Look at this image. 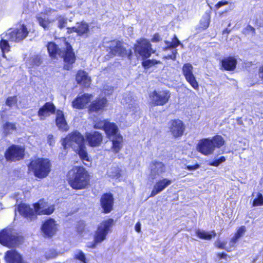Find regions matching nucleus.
Listing matches in <instances>:
<instances>
[{
    "mask_svg": "<svg viewBox=\"0 0 263 263\" xmlns=\"http://www.w3.org/2000/svg\"><path fill=\"white\" fill-rule=\"evenodd\" d=\"M55 106L51 102H46L38 111V116L41 120H45L51 114H53L55 111Z\"/></svg>",
    "mask_w": 263,
    "mask_h": 263,
    "instance_id": "f3484780",
    "label": "nucleus"
},
{
    "mask_svg": "<svg viewBox=\"0 0 263 263\" xmlns=\"http://www.w3.org/2000/svg\"><path fill=\"white\" fill-rule=\"evenodd\" d=\"M24 149L19 146L13 145L6 151L5 156L7 160L15 161L24 157Z\"/></svg>",
    "mask_w": 263,
    "mask_h": 263,
    "instance_id": "9b49d317",
    "label": "nucleus"
},
{
    "mask_svg": "<svg viewBox=\"0 0 263 263\" xmlns=\"http://www.w3.org/2000/svg\"><path fill=\"white\" fill-rule=\"evenodd\" d=\"M35 215L52 214L54 210V206L52 204H50L44 200H40L39 202L33 205Z\"/></svg>",
    "mask_w": 263,
    "mask_h": 263,
    "instance_id": "2eb2a0df",
    "label": "nucleus"
},
{
    "mask_svg": "<svg viewBox=\"0 0 263 263\" xmlns=\"http://www.w3.org/2000/svg\"><path fill=\"white\" fill-rule=\"evenodd\" d=\"M172 180L167 178H164L156 182L154 185L153 190L152 191L151 197H154L162 191L165 187L170 185Z\"/></svg>",
    "mask_w": 263,
    "mask_h": 263,
    "instance_id": "5701e85b",
    "label": "nucleus"
},
{
    "mask_svg": "<svg viewBox=\"0 0 263 263\" xmlns=\"http://www.w3.org/2000/svg\"><path fill=\"white\" fill-rule=\"evenodd\" d=\"M129 107L130 109H132L133 112H137L139 109L138 104L136 103L129 104Z\"/></svg>",
    "mask_w": 263,
    "mask_h": 263,
    "instance_id": "864d4df0",
    "label": "nucleus"
},
{
    "mask_svg": "<svg viewBox=\"0 0 263 263\" xmlns=\"http://www.w3.org/2000/svg\"><path fill=\"white\" fill-rule=\"evenodd\" d=\"M246 232V227L245 226H241L237 230L236 233L235 234V235L240 238L242 236H243V235L245 234Z\"/></svg>",
    "mask_w": 263,
    "mask_h": 263,
    "instance_id": "09e8293b",
    "label": "nucleus"
},
{
    "mask_svg": "<svg viewBox=\"0 0 263 263\" xmlns=\"http://www.w3.org/2000/svg\"><path fill=\"white\" fill-rule=\"evenodd\" d=\"M185 126L180 120H172L170 122V130L175 137H181L184 132Z\"/></svg>",
    "mask_w": 263,
    "mask_h": 263,
    "instance_id": "dca6fc26",
    "label": "nucleus"
},
{
    "mask_svg": "<svg viewBox=\"0 0 263 263\" xmlns=\"http://www.w3.org/2000/svg\"><path fill=\"white\" fill-rule=\"evenodd\" d=\"M76 81L78 84L86 87L89 86L91 82L90 78L86 72L82 70L78 71L76 76Z\"/></svg>",
    "mask_w": 263,
    "mask_h": 263,
    "instance_id": "a878e982",
    "label": "nucleus"
},
{
    "mask_svg": "<svg viewBox=\"0 0 263 263\" xmlns=\"http://www.w3.org/2000/svg\"><path fill=\"white\" fill-rule=\"evenodd\" d=\"M57 228L55 221L53 219L46 220L42 227V231L47 236L51 237L57 232Z\"/></svg>",
    "mask_w": 263,
    "mask_h": 263,
    "instance_id": "6ab92c4d",
    "label": "nucleus"
},
{
    "mask_svg": "<svg viewBox=\"0 0 263 263\" xmlns=\"http://www.w3.org/2000/svg\"><path fill=\"white\" fill-rule=\"evenodd\" d=\"M226 161V158L222 156L220 158L216 159L214 160L213 162H211L210 163V165L214 166H218L221 163L223 162Z\"/></svg>",
    "mask_w": 263,
    "mask_h": 263,
    "instance_id": "de8ad7c7",
    "label": "nucleus"
},
{
    "mask_svg": "<svg viewBox=\"0 0 263 263\" xmlns=\"http://www.w3.org/2000/svg\"><path fill=\"white\" fill-rule=\"evenodd\" d=\"M113 221L112 219H109L101 222L95 233L93 241L88 244L87 247L94 248L104 241L112 226Z\"/></svg>",
    "mask_w": 263,
    "mask_h": 263,
    "instance_id": "39448f33",
    "label": "nucleus"
},
{
    "mask_svg": "<svg viewBox=\"0 0 263 263\" xmlns=\"http://www.w3.org/2000/svg\"><path fill=\"white\" fill-rule=\"evenodd\" d=\"M252 205L253 206L263 205V196L260 193H257V197L254 199Z\"/></svg>",
    "mask_w": 263,
    "mask_h": 263,
    "instance_id": "4c0bfd02",
    "label": "nucleus"
},
{
    "mask_svg": "<svg viewBox=\"0 0 263 263\" xmlns=\"http://www.w3.org/2000/svg\"><path fill=\"white\" fill-rule=\"evenodd\" d=\"M21 258V255L15 250H9L5 253V259L7 263H18Z\"/></svg>",
    "mask_w": 263,
    "mask_h": 263,
    "instance_id": "cd10ccee",
    "label": "nucleus"
},
{
    "mask_svg": "<svg viewBox=\"0 0 263 263\" xmlns=\"http://www.w3.org/2000/svg\"><path fill=\"white\" fill-rule=\"evenodd\" d=\"M197 149L205 156L212 154L215 150L214 145L210 138L200 140L197 145Z\"/></svg>",
    "mask_w": 263,
    "mask_h": 263,
    "instance_id": "ddd939ff",
    "label": "nucleus"
},
{
    "mask_svg": "<svg viewBox=\"0 0 263 263\" xmlns=\"http://www.w3.org/2000/svg\"><path fill=\"white\" fill-rule=\"evenodd\" d=\"M196 234L200 238L206 240H210L213 237L216 236V233L214 231L207 232L203 230H197L196 231Z\"/></svg>",
    "mask_w": 263,
    "mask_h": 263,
    "instance_id": "7c9ffc66",
    "label": "nucleus"
},
{
    "mask_svg": "<svg viewBox=\"0 0 263 263\" xmlns=\"http://www.w3.org/2000/svg\"><path fill=\"white\" fill-rule=\"evenodd\" d=\"M107 101L104 97L97 98L93 101L89 107V110L91 112H99L103 110L107 106Z\"/></svg>",
    "mask_w": 263,
    "mask_h": 263,
    "instance_id": "412c9836",
    "label": "nucleus"
},
{
    "mask_svg": "<svg viewBox=\"0 0 263 263\" xmlns=\"http://www.w3.org/2000/svg\"><path fill=\"white\" fill-rule=\"evenodd\" d=\"M17 211L21 215L31 220L36 217L34 209H32L29 205L25 204L22 203L18 205Z\"/></svg>",
    "mask_w": 263,
    "mask_h": 263,
    "instance_id": "b1692460",
    "label": "nucleus"
},
{
    "mask_svg": "<svg viewBox=\"0 0 263 263\" xmlns=\"http://www.w3.org/2000/svg\"><path fill=\"white\" fill-rule=\"evenodd\" d=\"M28 31L26 27L19 25L14 29L7 30L6 36L9 41L18 42L23 40L28 35Z\"/></svg>",
    "mask_w": 263,
    "mask_h": 263,
    "instance_id": "6e6552de",
    "label": "nucleus"
},
{
    "mask_svg": "<svg viewBox=\"0 0 263 263\" xmlns=\"http://www.w3.org/2000/svg\"><path fill=\"white\" fill-rule=\"evenodd\" d=\"M91 97L92 96L88 93L79 96L72 102V106L78 109L83 108L90 102Z\"/></svg>",
    "mask_w": 263,
    "mask_h": 263,
    "instance_id": "aec40b11",
    "label": "nucleus"
},
{
    "mask_svg": "<svg viewBox=\"0 0 263 263\" xmlns=\"http://www.w3.org/2000/svg\"><path fill=\"white\" fill-rule=\"evenodd\" d=\"M36 20L39 25L46 30H49L54 22L53 19H50L47 14L43 13L36 15Z\"/></svg>",
    "mask_w": 263,
    "mask_h": 263,
    "instance_id": "393cba45",
    "label": "nucleus"
},
{
    "mask_svg": "<svg viewBox=\"0 0 263 263\" xmlns=\"http://www.w3.org/2000/svg\"><path fill=\"white\" fill-rule=\"evenodd\" d=\"M18 263H29L26 261H24L22 259V258H21V260H20V261L18 262Z\"/></svg>",
    "mask_w": 263,
    "mask_h": 263,
    "instance_id": "69168bd1",
    "label": "nucleus"
},
{
    "mask_svg": "<svg viewBox=\"0 0 263 263\" xmlns=\"http://www.w3.org/2000/svg\"><path fill=\"white\" fill-rule=\"evenodd\" d=\"M221 63L225 70H233L236 67L237 61L234 58L229 57L222 60Z\"/></svg>",
    "mask_w": 263,
    "mask_h": 263,
    "instance_id": "c756f323",
    "label": "nucleus"
},
{
    "mask_svg": "<svg viewBox=\"0 0 263 263\" xmlns=\"http://www.w3.org/2000/svg\"><path fill=\"white\" fill-rule=\"evenodd\" d=\"M151 103L154 105H164L170 98L169 91H154L149 95Z\"/></svg>",
    "mask_w": 263,
    "mask_h": 263,
    "instance_id": "9d476101",
    "label": "nucleus"
},
{
    "mask_svg": "<svg viewBox=\"0 0 263 263\" xmlns=\"http://www.w3.org/2000/svg\"><path fill=\"white\" fill-rule=\"evenodd\" d=\"M17 102V98L16 96L9 97L6 101V105L9 106H14Z\"/></svg>",
    "mask_w": 263,
    "mask_h": 263,
    "instance_id": "a18cd8bd",
    "label": "nucleus"
},
{
    "mask_svg": "<svg viewBox=\"0 0 263 263\" xmlns=\"http://www.w3.org/2000/svg\"><path fill=\"white\" fill-rule=\"evenodd\" d=\"M185 79L194 89H198L199 85L193 74L185 77Z\"/></svg>",
    "mask_w": 263,
    "mask_h": 263,
    "instance_id": "c9c22d12",
    "label": "nucleus"
},
{
    "mask_svg": "<svg viewBox=\"0 0 263 263\" xmlns=\"http://www.w3.org/2000/svg\"><path fill=\"white\" fill-rule=\"evenodd\" d=\"M68 177L70 185L74 189H84L89 184V175L83 167H73L69 171Z\"/></svg>",
    "mask_w": 263,
    "mask_h": 263,
    "instance_id": "f03ea898",
    "label": "nucleus"
},
{
    "mask_svg": "<svg viewBox=\"0 0 263 263\" xmlns=\"http://www.w3.org/2000/svg\"><path fill=\"white\" fill-rule=\"evenodd\" d=\"M120 172V168L116 166L109 168L107 174L108 177L110 178L118 179L121 176Z\"/></svg>",
    "mask_w": 263,
    "mask_h": 263,
    "instance_id": "2f4dec72",
    "label": "nucleus"
},
{
    "mask_svg": "<svg viewBox=\"0 0 263 263\" xmlns=\"http://www.w3.org/2000/svg\"><path fill=\"white\" fill-rule=\"evenodd\" d=\"M158 63L159 62L155 60H147L142 62V65L145 68H149Z\"/></svg>",
    "mask_w": 263,
    "mask_h": 263,
    "instance_id": "a19ab883",
    "label": "nucleus"
},
{
    "mask_svg": "<svg viewBox=\"0 0 263 263\" xmlns=\"http://www.w3.org/2000/svg\"><path fill=\"white\" fill-rule=\"evenodd\" d=\"M114 199L110 194H104L100 200L102 208L105 213H108L112 209Z\"/></svg>",
    "mask_w": 263,
    "mask_h": 263,
    "instance_id": "4be33fe9",
    "label": "nucleus"
},
{
    "mask_svg": "<svg viewBox=\"0 0 263 263\" xmlns=\"http://www.w3.org/2000/svg\"><path fill=\"white\" fill-rule=\"evenodd\" d=\"M62 145L65 148L67 146H71L76 148L83 163L87 166L91 165V160L88 156L86 147L84 144V138L80 133L74 132L69 134L63 139Z\"/></svg>",
    "mask_w": 263,
    "mask_h": 263,
    "instance_id": "f257e3e1",
    "label": "nucleus"
},
{
    "mask_svg": "<svg viewBox=\"0 0 263 263\" xmlns=\"http://www.w3.org/2000/svg\"><path fill=\"white\" fill-rule=\"evenodd\" d=\"M6 39H2L0 42V48L3 52V57L5 58V52H8L10 50V45L8 42L7 36H5Z\"/></svg>",
    "mask_w": 263,
    "mask_h": 263,
    "instance_id": "72a5a7b5",
    "label": "nucleus"
},
{
    "mask_svg": "<svg viewBox=\"0 0 263 263\" xmlns=\"http://www.w3.org/2000/svg\"><path fill=\"white\" fill-rule=\"evenodd\" d=\"M150 176L152 178H155L165 172V166L161 162L154 161L149 165Z\"/></svg>",
    "mask_w": 263,
    "mask_h": 263,
    "instance_id": "a211bd4d",
    "label": "nucleus"
},
{
    "mask_svg": "<svg viewBox=\"0 0 263 263\" xmlns=\"http://www.w3.org/2000/svg\"><path fill=\"white\" fill-rule=\"evenodd\" d=\"M218 256L221 258L225 257L226 256V254L224 253H219L218 254Z\"/></svg>",
    "mask_w": 263,
    "mask_h": 263,
    "instance_id": "0e129e2a",
    "label": "nucleus"
},
{
    "mask_svg": "<svg viewBox=\"0 0 263 263\" xmlns=\"http://www.w3.org/2000/svg\"><path fill=\"white\" fill-rule=\"evenodd\" d=\"M56 124L59 129L66 131L68 129V126L64 118L62 111L58 110L56 113Z\"/></svg>",
    "mask_w": 263,
    "mask_h": 263,
    "instance_id": "c85d7f7f",
    "label": "nucleus"
},
{
    "mask_svg": "<svg viewBox=\"0 0 263 263\" xmlns=\"http://www.w3.org/2000/svg\"><path fill=\"white\" fill-rule=\"evenodd\" d=\"M0 243L12 248L18 244V237L11 229H4L0 232Z\"/></svg>",
    "mask_w": 263,
    "mask_h": 263,
    "instance_id": "0eeeda50",
    "label": "nucleus"
},
{
    "mask_svg": "<svg viewBox=\"0 0 263 263\" xmlns=\"http://www.w3.org/2000/svg\"><path fill=\"white\" fill-rule=\"evenodd\" d=\"M258 76L259 78L263 81V65L261 66L259 68Z\"/></svg>",
    "mask_w": 263,
    "mask_h": 263,
    "instance_id": "13d9d810",
    "label": "nucleus"
},
{
    "mask_svg": "<svg viewBox=\"0 0 263 263\" xmlns=\"http://www.w3.org/2000/svg\"><path fill=\"white\" fill-rule=\"evenodd\" d=\"M67 29L68 33L76 32L79 36L85 38L88 37L90 33L88 24L84 22L77 23L74 27H68Z\"/></svg>",
    "mask_w": 263,
    "mask_h": 263,
    "instance_id": "f8f14e48",
    "label": "nucleus"
},
{
    "mask_svg": "<svg viewBox=\"0 0 263 263\" xmlns=\"http://www.w3.org/2000/svg\"><path fill=\"white\" fill-rule=\"evenodd\" d=\"M31 60L33 66H38L42 63L41 58L39 55H34L32 57Z\"/></svg>",
    "mask_w": 263,
    "mask_h": 263,
    "instance_id": "49530a36",
    "label": "nucleus"
},
{
    "mask_svg": "<svg viewBox=\"0 0 263 263\" xmlns=\"http://www.w3.org/2000/svg\"><path fill=\"white\" fill-rule=\"evenodd\" d=\"M239 239V237H237L235 235V236L231 239V241H230V246L231 247H234L235 244L237 242L238 240Z\"/></svg>",
    "mask_w": 263,
    "mask_h": 263,
    "instance_id": "603ef678",
    "label": "nucleus"
},
{
    "mask_svg": "<svg viewBox=\"0 0 263 263\" xmlns=\"http://www.w3.org/2000/svg\"><path fill=\"white\" fill-rule=\"evenodd\" d=\"M199 167V165L196 164L195 165H189L186 166V168L188 170H195Z\"/></svg>",
    "mask_w": 263,
    "mask_h": 263,
    "instance_id": "4d7b16f0",
    "label": "nucleus"
},
{
    "mask_svg": "<svg viewBox=\"0 0 263 263\" xmlns=\"http://www.w3.org/2000/svg\"><path fill=\"white\" fill-rule=\"evenodd\" d=\"M35 177L43 178L47 177L51 171V163L48 159L37 158L32 160L28 165Z\"/></svg>",
    "mask_w": 263,
    "mask_h": 263,
    "instance_id": "20e7f679",
    "label": "nucleus"
},
{
    "mask_svg": "<svg viewBox=\"0 0 263 263\" xmlns=\"http://www.w3.org/2000/svg\"><path fill=\"white\" fill-rule=\"evenodd\" d=\"M57 254L55 250H49L45 252V256L47 259H50L55 258Z\"/></svg>",
    "mask_w": 263,
    "mask_h": 263,
    "instance_id": "37998d69",
    "label": "nucleus"
},
{
    "mask_svg": "<svg viewBox=\"0 0 263 263\" xmlns=\"http://www.w3.org/2000/svg\"><path fill=\"white\" fill-rule=\"evenodd\" d=\"M210 23V18L208 16H206L205 18L201 21V25L204 29H206L209 27Z\"/></svg>",
    "mask_w": 263,
    "mask_h": 263,
    "instance_id": "8fccbe9b",
    "label": "nucleus"
},
{
    "mask_svg": "<svg viewBox=\"0 0 263 263\" xmlns=\"http://www.w3.org/2000/svg\"><path fill=\"white\" fill-rule=\"evenodd\" d=\"M104 130L111 140L114 151L116 153L119 152L122 147L123 138L118 133V126L115 123L107 122Z\"/></svg>",
    "mask_w": 263,
    "mask_h": 263,
    "instance_id": "423d86ee",
    "label": "nucleus"
},
{
    "mask_svg": "<svg viewBox=\"0 0 263 263\" xmlns=\"http://www.w3.org/2000/svg\"><path fill=\"white\" fill-rule=\"evenodd\" d=\"M74 256L76 259L80 260L84 263H86L85 254L82 251H77Z\"/></svg>",
    "mask_w": 263,
    "mask_h": 263,
    "instance_id": "79ce46f5",
    "label": "nucleus"
},
{
    "mask_svg": "<svg viewBox=\"0 0 263 263\" xmlns=\"http://www.w3.org/2000/svg\"><path fill=\"white\" fill-rule=\"evenodd\" d=\"M58 21V26L59 28L62 29L66 26L67 23V18L61 15L57 17Z\"/></svg>",
    "mask_w": 263,
    "mask_h": 263,
    "instance_id": "58836bf2",
    "label": "nucleus"
},
{
    "mask_svg": "<svg viewBox=\"0 0 263 263\" xmlns=\"http://www.w3.org/2000/svg\"><path fill=\"white\" fill-rule=\"evenodd\" d=\"M135 52L136 54H138L142 59L147 58L153 53V49L151 48V44L146 39H141L135 46Z\"/></svg>",
    "mask_w": 263,
    "mask_h": 263,
    "instance_id": "1a4fd4ad",
    "label": "nucleus"
},
{
    "mask_svg": "<svg viewBox=\"0 0 263 263\" xmlns=\"http://www.w3.org/2000/svg\"><path fill=\"white\" fill-rule=\"evenodd\" d=\"M247 29L252 31L253 33H255V29L250 25L247 26Z\"/></svg>",
    "mask_w": 263,
    "mask_h": 263,
    "instance_id": "680f3d73",
    "label": "nucleus"
},
{
    "mask_svg": "<svg viewBox=\"0 0 263 263\" xmlns=\"http://www.w3.org/2000/svg\"><path fill=\"white\" fill-rule=\"evenodd\" d=\"M166 43L167 45V47L165 48V49L171 48H176L180 44V41L178 40L176 36H175L174 38L171 42H166Z\"/></svg>",
    "mask_w": 263,
    "mask_h": 263,
    "instance_id": "ea45409f",
    "label": "nucleus"
},
{
    "mask_svg": "<svg viewBox=\"0 0 263 263\" xmlns=\"http://www.w3.org/2000/svg\"><path fill=\"white\" fill-rule=\"evenodd\" d=\"M193 67L191 64L189 63L184 64L182 67V71L185 78L193 74Z\"/></svg>",
    "mask_w": 263,
    "mask_h": 263,
    "instance_id": "f704fd0d",
    "label": "nucleus"
},
{
    "mask_svg": "<svg viewBox=\"0 0 263 263\" xmlns=\"http://www.w3.org/2000/svg\"><path fill=\"white\" fill-rule=\"evenodd\" d=\"M212 144L214 145V148L215 147H220L224 143L223 138L220 135H216L213 137L211 139Z\"/></svg>",
    "mask_w": 263,
    "mask_h": 263,
    "instance_id": "473e14b6",
    "label": "nucleus"
},
{
    "mask_svg": "<svg viewBox=\"0 0 263 263\" xmlns=\"http://www.w3.org/2000/svg\"><path fill=\"white\" fill-rule=\"evenodd\" d=\"M135 230L138 233H139L141 231V223L140 222H138L136 223L135 225Z\"/></svg>",
    "mask_w": 263,
    "mask_h": 263,
    "instance_id": "bf43d9fd",
    "label": "nucleus"
},
{
    "mask_svg": "<svg viewBox=\"0 0 263 263\" xmlns=\"http://www.w3.org/2000/svg\"><path fill=\"white\" fill-rule=\"evenodd\" d=\"M87 139L91 146H98L102 140V136L98 132H93L88 133L86 135Z\"/></svg>",
    "mask_w": 263,
    "mask_h": 263,
    "instance_id": "bb28decb",
    "label": "nucleus"
},
{
    "mask_svg": "<svg viewBox=\"0 0 263 263\" xmlns=\"http://www.w3.org/2000/svg\"><path fill=\"white\" fill-rule=\"evenodd\" d=\"M107 121H101L96 123L94 125L95 128H103L104 130L105 128L106 123Z\"/></svg>",
    "mask_w": 263,
    "mask_h": 263,
    "instance_id": "3c124183",
    "label": "nucleus"
},
{
    "mask_svg": "<svg viewBox=\"0 0 263 263\" xmlns=\"http://www.w3.org/2000/svg\"><path fill=\"white\" fill-rule=\"evenodd\" d=\"M177 53V50H174L172 51V54L170 55H168L166 57L167 59H172L173 60H175L176 59V55Z\"/></svg>",
    "mask_w": 263,
    "mask_h": 263,
    "instance_id": "6e6d98bb",
    "label": "nucleus"
},
{
    "mask_svg": "<svg viewBox=\"0 0 263 263\" xmlns=\"http://www.w3.org/2000/svg\"><path fill=\"white\" fill-rule=\"evenodd\" d=\"M227 244V242L226 241H221L220 239H217L215 242V246L219 248V249H225V250H227V251H230L228 249H227L226 248V245Z\"/></svg>",
    "mask_w": 263,
    "mask_h": 263,
    "instance_id": "c03bdc74",
    "label": "nucleus"
},
{
    "mask_svg": "<svg viewBox=\"0 0 263 263\" xmlns=\"http://www.w3.org/2000/svg\"><path fill=\"white\" fill-rule=\"evenodd\" d=\"M0 209H2V204L0 203Z\"/></svg>",
    "mask_w": 263,
    "mask_h": 263,
    "instance_id": "338daca9",
    "label": "nucleus"
},
{
    "mask_svg": "<svg viewBox=\"0 0 263 263\" xmlns=\"http://www.w3.org/2000/svg\"><path fill=\"white\" fill-rule=\"evenodd\" d=\"M66 51L65 53L62 52L58 48L57 46L52 42H50L47 46V49L50 57L57 58L58 55L64 58L65 64L64 69L70 70L72 68V65L74 63L76 57L74 52L72 51L71 46L67 42L65 43Z\"/></svg>",
    "mask_w": 263,
    "mask_h": 263,
    "instance_id": "7ed1b4c3",
    "label": "nucleus"
},
{
    "mask_svg": "<svg viewBox=\"0 0 263 263\" xmlns=\"http://www.w3.org/2000/svg\"><path fill=\"white\" fill-rule=\"evenodd\" d=\"M16 126L14 123L10 122H6L4 125V130L5 133L6 134L12 133L15 130Z\"/></svg>",
    "mask_w": 263,
    "mask_h": 263,
    "instance_id": "e433bc0d",
    "label": "nucleus"
},
{
    "mask_svg": "<svg viewBox=\"0 0 263 263\" xmlns=\"http://www.w3.org/2000/svg\"><path fill=\"white\" fill-rule=\"evenodd\" d=\"M228 4V2L227 1H220L216 5L215 8L217 10H218L220 7L223 5H227Z\"/></svg>",
    "mask_w": 263,
    "mask_h": 263,
    "instance_id": "5fc2aeb1",
    "label": "nucleus"
},
{
    "mask_svg": "<svg viewBox=\"0 0 263 263\" xmlns=\"http://www.w3.org/2000/svg\"><path fill=\"white\" fill-rule=\"evenodd\" d=\"M159 35H157V34H155V36H154V37L152 39V41L154 42V41H159Z\"/></svg>",
    "mask_w": 263,
    "mask_h": 263,
    "instance_id": "e2e57ef3",
    "label": "nucleus"
},
{
    "mask_svg": "<svg viewBox=\"0 0 263 263\" xmlns=\"http://www.w3.org/2000/svg\"><path fill=\"white\" fill-rule=\"evenodd\" d=\"M109 49V53L110 56L121 55L126 54V50L123 47V43L118 41H111L106 46Z\"/></svg>",
    "mask_w": 263,
    "mask_h": 263,
    "instance_id": "4468645a",
    "label": "nucleus"
},
{
    "mask_svg": "<svg viewBox=\"0 0 263 263\" xmlns=\"http://www.w3.org/2000/svg\"><path fill=\"white\" fill-rule=\"evenodd\" d=\"M48 142L49 143L50 145H51L53 143V136L52 135H49L48 136Z\"/></svg>",
    "mask_w": 263,
    "mask_h": 263,
    "instance_id": "052dcab7",
    "label": "nucleus"
}]
</instances>
